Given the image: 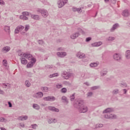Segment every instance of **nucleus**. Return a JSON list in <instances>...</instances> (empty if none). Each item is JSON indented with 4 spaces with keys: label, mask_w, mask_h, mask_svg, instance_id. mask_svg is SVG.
I'll return each instance as SVG.
<instances>
[{
    "label": "nucleus",
    "mask_w": 130,
    "mask_h": 130,
    "mask_svg": "<svg viewBox=\"0 0 130 130\" xmlns=\"http://www.w3.org/2000/svg\"><path fill=\"white\" fill-rule=\"evenodd\" d=\"M98 127H103V124H98L95 126V128H98Z\"/></svg>",
    "instance_id": "37"
},
{
    "label": "nucleus",
    "mask_w": 130,
    "mask_h": 130,
    "mask_svg": "<svg viewBox=\"0 0 130 130\" xmlns=\"http://www.w3.org/2000/svg\"><path fill=\"white\" fill-rule=\"evenodd\" d=\"M20 126H21V127H24L25 125L24 124H20Z\"/></svg>",
    "instance_id": "61"
},
{
    "label": "nucleus",
    "mask_w": 130,
    "mask_h": 130,
    "mask_svg": "<svg viewBox=\"0 0 130 130\" xmlns=\"http://www.w3.org/2000/svg\"><path fill=\"white\" fill-rule=\"evenodd\" d=\"M4 93V91L0 89V94H3Z\"/></svg>",
    "instance_id": "63"
},
{
    "label": "nucleus",
    "mask_w": 130,
    "mask_h": 130,
    "mask_svg": "<svg viewBox=\"0 0 130 130\" xmlns=\"http://www.w3.org/2000/svg\"><path fill=\"white\" fill-rule=\"evenodd\" d=\"M20 59L21 62V63H22V64H27L28 61H27V60L25 59V58L21 57L20 58Z\"/></svg>",
    "instance_id": "18"
},
{
    "label": "nucleus",
    "mask_w": 130,
    "mask_h": 130,
    "mask_svg": "<svg viewBox=\"0 0 130 130\" xmlns=\"http://www.w3.org/2000/svg\"><path fill=\"white\" fill-rule=\"evenodd\" d=\"M33 66H34L33 62L30 61L29 62H28L27 64L26 67L28 69H30V68H32V67H33Z\"/></svg>",
    "instance_id": "24"
},
{
    "label": "nucleus",
    "mask_w": 130,
    "mask_h": 130,
    "mask_svg": "<svg viewBox=\"0 0 130 130\" xmlns=\"http://www.w3.org/2000/svg\"><path fill=\"white\" fill-rule=\"evenodd\" d=\"M38 125L36 124H32L31 125V127L34 129H36V128L37 127Z\"/></svg>",
    "instance_id": "46"
},
{
    "label": "nucleus",
    "mask_w": 130,
    "mask_h": 130,
    "mask_svg": "<svg viewBox=\"0 0 130 130\" xmlns=\"http://www.w3.org/2000/svg\"><path fill=\"white\" fill-rule=\"evenodd\" d=\"M74 107L77 108L80 113H85L88 111V107L84 106V101L77 100L74 104Z\"/></svg>",
    "instance_id": "1"
},
{
    "label": "nucleus",
    "mask_w": 130,
    "mask_h": 130,
    "mask_svg": "<svg viewBox=\"0 0 130 130\" xmlns=\"http://www.w3.org/2000/svg\"><path fill=\"white\" fill-rule=\"evenodd\" d=\"M79 36H80V32L77 31L71 35V39H76V38H77Z\"/></svg>",
    "instance_id": "8"
},
{
    "label": "nucleus",
    "mask_w": 130,
    "mask_h": 130,
    "mask_svg": "<svg viewBox=\"0 0 130 130\" xmlns=\"http://www.w3.org/2000/svg\"><path fill=\"white\" fill-rule=\"evenodd\" d=\"M19 18L21 20H23V21L27 20L28 19V17H27L26 16H25V15L23 14L22 15H20L19 16Z\"/></svg>",
    "instance_id": "22"
},
{
    "label": "nucleus",
    "mask_w": 130,
    "mask_h": 130,
    "mask_svg": "<svg viewBox=\"0 0 130 130\" xmlns=\"http://www.w3.org/2000/svg\"><path fill=\"white\" fill-rule=\"evenodd\" d=\"M24 28H25V27H24V26H22V25H19L17 26L15 30V34H19L20 31H22V30H23Z\"/></svg>",
    "instance_id": "5"
},
{
    "label": "nucleus",
    "mask_w": 130,
    "mask_h": 130,
    "mask_svg": "<svg viewBox=\"0 0 130 130\" xmlns=\"http://www.w3.org/2000/svg\"><path fill=\"white\" fill-rule=\"evenodd\" d=\"M41 90L43 92H48V87H42Z\"/></svg>",
    "instance_id": "29"
},
{
    "label": "nucleus",
    "mask_w": 130,
    "mask_h": 130,
    "mask_svg": "<svg viewBox=\"0 0 130 130\" xmlns=\"http://www.w3.org/2000/svg\"><path fill=\"white\" fill-rule=\"evenodd\" d=\"M48 109L49 110L53 111L54 112H59V109L56 108L55 107H49Z\"/></svg>",
    "instance_id": "9"
},
{
    "label": "nucleus",
    "mask_w": 130,
    "mask_h": 130,
    "mask_svg": "<svg viewBox=\"0 0 130 130\" xmlns=\"http://www.w3.org/2000/svg\"><path fill=\"white\" fill-rule=\"evenodd\" d=\"M91 45H92V46H93V47L98 46L96 43H92V44H91Z\"/></svg>",
    "instance_id": "58"
},
{
    "label": "nucleus",
    "mask_w": 130,
    "mask_h": 130,
    "mask_svg": "<svg viewBox=\"0 0 130 130\" xmlns=\"http://www.w3.org/2000/svg\"><path fill=\"white\" fill-rule=\"evenodd\" d=\"M56 88L57 89H60V88H62V85L58 84L56 85Z\"/></svg>",
    "instance_id": "48"
},
{
    "label": "nucleus",
    "mask_w": 130,
    "mask_h": 130,
    "mask_svg": "<svg viewBox=\"0 0 130 130\" xmlns=\"http://www.w3.org/2000/svg\"><path fill=\"white\" fill-rule=\"evenodd\" d=\"M57 55L59 57H64L67 55V53L66 52H59L57 53Z\"/></svg>",
    "instance_id": "10"
},
{
    "label": "nucleus",
    "mask_w": 130,
    "mask_h": 130,
    "mask_svg": "<svg viewBox=\"0 0 130 130\" xmlns=\"http://www.w3.org/2000/svg\"><path fill=\"white\" fill-rule=\"evenodd\" d=\"M91 40H92V38L91 37H88L86 39V42H89V41H91Z\"/></svg>",
    "instance_id": "50"
},
{
    "label": "nucleus",
    "mask_w": 130,
    "mask_h": 130,
    "mask_svg": "<svg viewBox=\"0 0 130 130\" xmlns=\"http://www.w3.org/2000/svg\"><path fill=\"white\" fill-rule=\"evenodd\" d=\"M118 23H115L113 27L111 28V32H113L114 30L117 29V27H118Z\"/></svg>",
    "instance_id": "20"
},
{
    "label": "nucleus",
    "mask_w": 130,
    "mask_h": 130,
    "mask_svg": "<svg viewBox=\"0 0 130 130\" xmlns=\"http://www.w3.org/2000/svg\"><path fill=\"white\" fill-rule=\"evenodd\" d=\"M10 49L11 48L9 46H6L3 47V48L2 49V52H4V53L6 52H8V51H10Z\"/></svg>",
    "instance_id": "15"
},
{
    "label": "nucleus",
    "mask_w": 130,
    "mask_h": 130,
    "mask_svg": "<svg viewBox=\"0 0 130 130\" xmlns=\"http://www.w3.org/2000/svg\"><path fill=\"white\" fill-rule=\"evenodd\" d=\"M122 16H123V17H128V16H129L128 10H124L122 12Z\"/></svg>",
    "instance_id": "16"
},
{
    "label": "nucleus",
    "mask_w": 130,
    "mask_h": 130,
    "mask_svg": "<svg viewBox=\"0 0 130 130\" xmlns=\"http://www.w3.org/2000/svg\"><path fill=\"white\" fill-rule=\"evenodd\" d=\"M79 31L80 33H82V34H85V31H84V30H82V29L80 28Z\"/></svg>",
    "instance_id": "56"
},
{
    "label": "nucleus",
    "mask_w": 130,
    "mask_h": 130,
    "mask_svg": "<svg viewBox=\"0 0 130 130\" xmlns=\"http://www.w3.org/2000/svg\"><path fill=\"white\" fill-rule=\"evenodd\" d=\"M73 12H78V13H82V9L81 8H77L76 7H73L72 8Z\"/></svg>",
    "instance_id": "19"
},
{
    "label": "nucleus",
    "mask_w": 130,
    "mask_h": 130,
    "mask_svg": "<svg viewBox=\"0 0 130 130\" xmlns=\"http://www.w3.org/2000/svg\"><path fill=\"white\" fill-rule=\"evenodd\" d=\"M106 74H107V71L105 72V73H104L103 71L101 72V75L102 76H106Z\"/></svg>",
    "instance_id": "49"
},
{
    "label": "nucleus",
    "mask_w": 130,
    "mask_h": 130,
    "mask_svg": "<svg viewBox=\"0 0 130 130\" xmlns=\"http://www.w3.org/2000/svg\"><path fill=\"white\" fill-rule=\"evenodd\" d=\"M48 122L49 123H52V122L55 123V121H53V119L51 118L49 120H48Z\"/></svg>",
    "instance_id": "47"
},
{
    "label": "nucleus",
    "mask_w": 130,
    "mask_h": 130,
    "mask_svg": "<svg viewBox=\"0 0 130 130\" xmlns=\"http://www.w3.org/2000/svg\"><path fill=\"white\" fill-rule=\"evenodd\" d=\"M61 99L63 102H65L66 103H69V101H68V99L66 96H62Z\"/></svg>",
    "instance_id": "25"
},
{
    "label": "nucleus",
    "mask_w": 130,
    "mask_h": 130,
    "mask_svg": "<svg viewBox=\"0 0 130 130\" xmlns=\"http://www.w3.org/2000/svg\"><path fill=\"white\" fill-rule=\"evenodd\" d=\"M68 3V0H59L58 2V8H62L64 6V4Z\"/></svg>",
    "instance_id": "3"
},
{
    "label": "nucleus",
    "mask_w": 130,
    "mask_h": 130,
    "mask_svg": "<svg viewBox=\"0 0 130 130\" xmlns=\"http://www.w3.org/2000/svg\"><path fill=\"white\" fill-rule=\"evenodd\" d=\"M5 4V2L3 0H0V5H2V6H4Z\"/></svg>",
    "instance_id": "55"
},
{
    "label": "nucleus",
    "mask_w": 130,
    "mask_h": 130,
    "mask_svg": "<svg viewBox=\"0 0 130 130\" xmlns=\"http://www.w3.org/2000/svg\"><path fill=\"white\" fill-rule=\"evenodd\" d=\"M58 74L57 73H54L52 75H49V78H54V77H58Z\"/></svg>",
    "instance_id": "32"
},
{
    "label": "nucleus",
    "mask_w": 130,
    "mask_h": 130,
    "mask_svg": "<svg viewBox=\"0 0 130 130\" xmlns=\"http://www.w3.org/2000/svg\"><path fill=\"white\" fill-rule=\"evenodd\" d=\"M31 59V61H32V63L34 64V63H35L36 62V58H34V57H32L30 58Z\"/></svg>",
    "instance_id": "42"
},
{
    "label": "nucleus",
    "mask_w": 130,
    "mask_h": 130,
    "mask_svg": "<svg viewBox=\"0 0 130 130\" xmlns=\"http://www.w3.org/2000/svg\"><path fill=\"white\" fill-rule=\"evenodd\" d=\"M84 84L85 85H86V86H89V83H88V82H85V83H84Z\"/></svg>",
    "instance_id": "62"
},
{
    "label": "nucleus",
    "mask_w": 130,
    "mask_h": 130,
    "mask_svg": "<svg viewBox=\"0 0 130 130\" xmlns=\"http://www.w3.org/2000/svg\"><path fill=\"white\" fill-rule=\"evenodd\" d=\"M115 115H111V116L110 115H107V114H105V118H106L107 119H109V118H113V117H115Z\"/></svg>",
    "instance_id": "23"
},
{
    "label": "nucleus",
    "mask_w": 130,
    "mask_h": 130,
    "mask_svg": "<svg viewBox=\"0 0 130 130\" xmlns=\"http://www.w3.org/2000/svg\"><path fill=\"white\" fill-rule=\"evenodd\" d=\"M70 100L71 101H74V100H75V93H73L70 96Z\"/></svg>",
    "instance_id": "35"
},
{
    "label": "nucleus",
    "mask_w": 130,
    "mask_h": 130,
    "mask_svg": "<svg viewBox=\"0 0 130 130\" xmlns=\"http://www.w3.org/2000/svg\"><path fill=\"white\" fill-rule=\"evenodd\" d=\"M121 87L123 88H126L127 87V85L125 83H121L120 84Z\"/></svg>",
    "instance_id": "34"
},
{
    "label": "nucleus",
    "mask_w": 130,
    "mask_h": 130,
    "mask_svg": "<svg viewBox=\"0 0 130 130\" xmlns=\"http://www.w3.org/2000/svg\"><path fill=\"white\" fill-rule=\"evenodd\" d=\"M34 97L35 98H42L43 97V93L42 92H38L34 95Z\"/></svg>",
    "instance_id": "7"
},
{
    "label": "nucleus",
    "mask_w": 130,
    "mask_h": 130,
    "mask_svg": "<svg viewBox=\"0 0 130 130\" xmlns=\"http://www.w3.org/2000/svg\"><path fill=\"white\" fill-rule=\"evenodd\" d=\"M22 15H23V16H25V17H26V16H29V12H22Z\"/></svg>",
    "instance_id": "45"
},
{
    "label": "nucleus",
    "mask_w": 130,
    "mask_h": 130,
    "mask_svg": "<svg viewBox=\"0 0 130 130\" xmlns=\"http://www.w3.org/2000/svg\"><path fill=\"white\" fill-rule=\"evenodd\" d=\"M96 43V46H100L102 44V42H95Z\"/></svg>",
    "instance_id": "52"
},
{
    "label": "nucleus",
    "mask_w": 130,
    "mask_h": 130,
    "mask_svg": "<svg viewBox=\"0 0 130 130\" xmlns=\"http://www.w3.org/2000/svg\"><path fill=\"white\" fill-rule=\"evenodd\" d=\"M92 95H93V92H88L87 94V97H91V96H92Z\"/></svg>",
    "instance_id": "44"
},
{
    "label": "nucleus",
    "mask_w": 130,
    "mask_h": 130,
    "mask_svg": "<svg viewBox=\"0 0 130 130\" xmlns=\"http://www.w3.org/2000/svg\"><path fill=\"white\" fill-rule=\"evenodd\" d=\"M71 76L72 74L68 73L67 72H64L63 73V74L62 75V77L64 78V79H66V80H68V79L71 78Z\"/></svg>",
    "instance_id": "4"
},
{
    "label": "nucleus",
    "mask_w": 130,
    "mask_h": 130,
    "mask_svg": "<svg viewBox=\"0 0 130 130\" xmlns=\"http://www.w3.org/2000/svg\"><path fill=\"white\" fill-rule=\"evenodd\" d=\"M39 51H41V52H45V50L44 49H43L42 48H39Z\"/></svg>",
    "instance_id": "51"
},
{
    "label": "nucleus",
    "mask_w": 130,
    "mask_h": 130,
    "mask_svg": "<svg viewBox=\"0 0 130 130\" xmlns=\"http://www.w3.org/2000/svg\"><path fill=\"white\" fill-rule=\"evenodd\" d=\"M114 39H115V38L114 37H109L108 38V41H113V40H114Z\"/></svg>",
    "instance_id": "36"
},
{
    "label": "nucleus",
    "mask_w": 130,
    "mask_h": 130,
    "mask_svg": "<svg viewBox=\"0 0 130 130\" xmlns=\"http://www.w3.org/2000/svg\"><path fill=\"white\" fill-rule=\"evenodd\" d=\"M57 50H61V48H59L58 49H57Z\"/></svg>",
    "instance_id": "64"
},
{
    "label": "nucleus",
    "mask_w": 130,
    "mask_h": 130,
    "mask_svg": "<svg viewBox=\"0 0 130 130\" xmlns=\"http://www.w3.org/2000/svg\"><path fill=\"white\" fill-rule=\"evenodd\" d=\"M114 59L115 60H117V61H119L120 59H121V57L118 54H115L113 56Z\"/></svg>",
    "instance_id": "12"
},
{
    "label": "nucleus",
    "mask_w": 130,
    "mask_h": 130,
    "mask_svg": "<svg viewBox=\"0 0 130 130\" xmlns=\"http://www.w3.org/2000/svg\"><path fill=\"white\" fill-rule=\"evenodd\" d=\"M100 88V86H93L91 88V90H97V89H99Z\"/></svg>",
    "instance_id": "41"
},
{
    "label": "nucleus",
    "mask_w": 130,
    "mask_h": 130,
    "mask_svg": "<svg viewBox=\"0 0 130 130\" xmlns=\"http://www.w3.org/2000/svg\"><path fill=\"white\" fill-rule=\"evenodd\" d=\"M126 57L127 59L130 58V50H127L126 51Z\"/></svg>",
    "instance_id": "28"
},
{
    "label": "nucleus",
    "mask_w": 130,
    "mask_h": 130,
    "mask_svg": "<svg viewBox=\"0 0 130 130\" xmlns=\"http://www.w3.org/2000/svg\"><path fill=\"white\" fill-rule=\"evenodd\" d=\"M8 105H9V107L11 108L13 107V105L12 104V103H11V102H8Z\"/></svg>",
    "instance_id": "53"
},
{
    "label": "nucleus",
    "mask_w": 130,
    "mask_h": 130,
    "mask_svg": "<svg viewBox=\"0 0 130 130\" xmlns=\"http://www.w3.org/2000/svg\"><path fill=\"white\" fill-rule=\"evenodd\" d=\"M19 120H27L28 119L27 116H21L19 117Z\"/></svg>",
    "instance_id": "21"
},
{
    "label": "nucleus",
    "mask_w": 130,
    "mask_h": 130,
    "mask_svg": "<svg viewBox=\"0 0 130 130\" xmlns=\"http://www.w3.org/2000/svg\"><path fill=\"white\" fill-rule=\"evenodd\" d=\"M98 66V64L97 63H91L90 64V67H91V68H96V67H97Z\"/></svg>",
    "instance_id": "31"
},
{
    "label": "nucleus",
    "mask_w": 130,
    "mask_h": 130,
    "mask_svg": "<svg viewBox=\"0 0 130 130\" xmlns=\"http://www.w3.org/2000/svg\"><path fill=\"white\" fill-rule=\"evenodd\" d=\"M25 85L26 87H29L30 86H31V83L29 81V80H26L25 82Z\"/></svg>",
    "instance_id": "30"
},
{
    "label": "nucleus",
    "mask_w": 130,
    "mask_h": 130,
    "mask_svg": "<svg viewBox=\"0 0 130 130\" xmlns=\"http://www.w3.org/2000/svg\"><path fill=\"white\" fill-rule=\"evenodd\" d=\"M119 90L118 89H114L112 91L113 95H116L118 94Z\"/></svg>",
    "instance_id": "26"
},
{
    "label": "nucleus",
    "mask_w": 130,
    "mask_h": 130,
    "mask_svg": "<svg viewBox=\"0 0 130 130\" xmlns=\"http://www.w3.org/2000/svg\"><path fill=\"white\" fill-rule=\"evenodd\" d=\"M7 121V119L4 117L0 118V122H4V121Z\"/></svg>",
    "instance_id": "43"
},
{
    "label": "nucleus",
    "mask_w": 130,
    "mask_h": 130,
    "mask_svg": "<svg viewBox=\"0 0 130 130\" xmlns=\"http://www.w3.org/2000/svg\"><path fill=\"white\" fill-rule=\"evenodd\" d=\"M37 12L40 13L44 18H46L47 16H48V12H47V11L45 9H38Z\"/></svg>",
    "instance_id": "2"
},
{
    "label": "nucleus",
    "mask_w": 130,
    "mask_h": 130,
    "mask_svg": "<svg viewBox=\"0 0 130 130\" xmlns=\"http://www.w3.org/2000/svg\"><path fill=\"white\" fill-rule=\"evenodd\" d=\"M67 91H68L67 89L66 88H64V87L62 88L61 89V93H67Z\"/></svg>",
    "instance_id": "38"
},
{
    "label": "nucleus",
    "mask_w": 130,
    "mask_h": 130,
    "mask_svg": "<svg viewBox=\"0 0 130 130\" xmlns=\"http://www.w3.org/2000/svg\"><path fill=\"white\" fill-rule=\"evenodd\" d=\"M123 91L124 92V94H126V92H127V90H126V89H123Z\"/></svg>",
    "instance_id": "60"
},
{
    "label": "nucleus",
    "mask_w": 130,
    "mask_h": 130,
    "mask_svg": "<svg viewBox=\"0 0 130 130\" xmlns=\"http://www.w3.org/2000/svg\"><path fill=\"white\" fill-rule=\"evenodd\" d=\"M43 100L45 101H55V97L49 96L43 98Z\"/></svg>",
    "instance_id": "6"
},
{
    "label": "nucleus",
    "mask_w": 130,
    "mask_h": 130,
    "mask_svg": "<svg viewBox=\"0 0 130 130\" xmlns=\"http://www.w3.org/2000/svg\"><path fill=\"white\" fill-rule=\"evenodd\" d=\"M29 28H30V26L29 25H26L24 29V30L25 31V32H27V31L29 30Z\"/></svg>",
    "instance_id": "40"
},
{
    "label": "nucleus",
    "mask_w": 130,
    "mask_h": 130,
    "mask_svg": "<svg viewBox=\"0 0 130 130\" xmlns=\"http://www.w3.org/2000/svg\"><path fill=\"white\" fill-rule=\"evenodd\" d=\"M33 108L37 110H39V109H40V107H39V105L35 104H33Z\"/></svg>",
    "instance_id": "27"
},
{
    "label": "nucleus",
    "mask_w": 130,
    "mask_h": 130,
    "mask_svg": "<svg viewBox=\"0 0 130 130\" xmlns=\"http://www.w3.org/2000/svg\"><path fill=\"white\" fill-rule=\"evenodd\" d=\"M31 18L34 19V20H36L37 21H39L40 20V17L38 15H31Z\"/></svg>",
    "instance_id": "14"
},
{
    "label": "nucleus",
    "mask_w": 130,
    "mask_h": 130,
    "mask_svg": "<svg viewBox=\"0 0 130 130\" xmlns=\"http://www.w3.org/2000/svg\"><path fill=\"white\" fill-rule=\"evenodd\" d=\"M23 55L24 57H26V58H28V59H30V58L32 57V55L30 54L29 53H23Z\"/></svg>",
    "instance_id": "17"
},
{
    "label": "nucleus",
    "mask_w": 130,
    "mask_h": 130,
    "mask_svg": "<svg viewBox=\"0 0 130 130\" xmlns=\"http://www.w3.org/2000/svg\"><path fill=\"white\" fill-rule=\"evenodd\" d=\"M3 86H4V88H5V89H7V87H8V85H7V84L6 83H3Z\"/></svg>",
    "instance_id": "57"
},
{
    "label": "nucleus",
    "mask_w": 130,
    "mask_h": 130,
    "mask_svg": "<svg viewBox=\"0 0 130 130\" xmlns=\"http://www.w3.org/2000/svg\"><path fill=\"white\" fill-rule=\"evenodd\" d=\"M46 67L48 69H52L53 66L52 65H47Z\"/></svg>",
    "instance_id": "54"
},
{
    "label": "nucleus",
    "mask_w": 130,
    "mask_h": 130,
    "mask_svg": "<svg viewBox=\"0 0 130 130\" xmlns=\"http://www.w3.org/2000/svg\"><path fill=\"white\" fill-rule=\"evenodd\" d=\"M24 54V53H21V54H18V55H19V56H21V57H22V56H24V55H23Z\"/></svg>",
    "instance_id": "59"
},
{
    "label": "nucleus",
    "mask_w": 130,
    "mask_h": 130,
    "mask_svg": "<svg viewBox=\"0 0 130 130\" xmlns=\"http://www.w3.org/2000/svg\"><path fill=\"white\" fill-rule=\"evenodd\" d=\"M113 112V108H108L103 111V113H109L110 112Z\"/></svg>",
    "instance_id": "13"
},
{
    "label": "nucleus",
    "mask_w": 130,
    "mask_h": 130,
    "mask_svg": "<svg viewBox=\"0 0 130 130\" xmlns=\"http://www.w3.org/2000/svg\"><path fill=\"white\" fill-rule=\"evenodd\" d=\"M4 30L6 32H9L10 31V26H5Z\"/></svg>",
    "instance_id": "33"
},
{
    "label": "nucleus",
    "mask_w": 130,
    "mask_h": 130,
    "mask_svg": "<svg viewBox=\"0 0 130 130\" xmlns=\"http://www.w3.org/2000/svg\"><path fill=\"white\" fill-rule=\"evenodd\" d=\"M38 42L40 45H42L44 43V41L42 40H39L38 41Z\"/></svg>",
    "instance_id": "39"
},
{
    "label": "nucleus",
    "mask_w": 130,
    "mask_h": 130,
    "mask_svg": "<svg viewBox=\"0 0 130 130\" xmlns=\"http://www.w3.org/2000/svg\"><path fill=\"white\" fill-rule=\"evenodd\" d=\"M76 56H77V57H79V58H85V57H86L85 54H84L81 52H79L76 54Z\"/></svg>",
    "instance_id": "11"
}]
</instances>
